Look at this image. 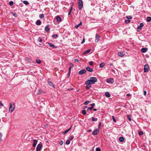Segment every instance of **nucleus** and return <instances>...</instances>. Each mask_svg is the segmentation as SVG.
<instances>
[{"mask_svg": "<svg viewBox=\"0 0 151 151\" xmlns=\"http://www.w3.org/2000/svg\"><path fill=\"white\" fill-rule=\"evenodd\" d=\"M2 134L1 133H0V141H1L2 140Z\"/></svg>", "mask_w": 151, "mask_h": 151, "instance_id": "obj_48", "label": "nucleus"}, {"mask_svg": "<svg viewBox=\"0 0 151 151\" xmlns=\"http://www.w3.org/2000/svg\"><path fill=\"white\" fill-rule=\"evenodd\" d=\"M124 54L123 52H118V55L120 56L121 57H122L124 56Z\"/></svg>", "mask_w": 151, "mask_h": 151, "instance_id": "obj_23", "label": "nucleus"}, {"mask_svg": "<svg viewBox=\"0 0 151 151\" xmlns=\"http://www.w3.org/2000/svg\"><path fill=\"white\" fill-rule=\"evenodd\" d=\"M41 24V22L40 20H37L36 22V24L38 25H40Z\"/></svg>", "mask_w": 151, "mask_h": 151, "instance_id": "obj_24", "label": "nucleus"}, {"mask_svg": "<svg viewBox=\"0 0 151 151\" xmlns=\"http://www.w3.org/2000/svg\"><path fill=\"white\" fill-rule=\"evenodd\" d=\"M73 138V136H70L69 138V139L70 140H72Z\"/></svg>", "mask_w": 151, "mask_h": 151, "instance_id": "obj_57", "label": "nucleus"}, {"mask_svg": "<svg viewBox=\"0 0 151 151\" xmlns=\"http://www.w3.org/2000/svg\"><path fill=\"white\" fill-rule=\"evenodd\" d=\"M82 113L83 115H85L86 114V111L85 110H83L82 111Z\"/></svg>", "mask_w": 151, "mask_h": 151, "instance_id": "obj_34", "label": "nucleus"}, {"mask_svg": "<svg viewBox=\"0 0 151 151\" xmlns=\"http://www.w3.org/2000/svg\"><path fill=\"white\" fill-rule=\"evenodd\" d=\"M147 21L148 22H150L151 21V17H148L147 18Z\"/></svg>", "mask_w": 151, "mask_h": 151, "instance_id": "obj_28", "label": "nucleus"}, {"mask_svg": "<svg viewBox=\"0 0 151 151\" xmlns=\"http://www.w3.org/2000/svg\"><path fill=\"white\" fill-rule=\"evenodd\" d=\"M70 141L69 140V139H67L65 142L66 144L67 145H68L69 144H70Z\"/></svg>", "mask_w": 151, "mask_h": 151, "instance_id": "obj_32", "label": "nucleus"}, {"mask_svg": "<svg viewBox=\"0 0 151 151\" xmlns=\"http://www.w3.org/2000/svg\"><path fill=\"white\" fill-rule=\"evenodd\" d=\"M38 41L40 42H41L42 41V40L40 38V37H39L38 38Z\"/></svg>", "mask_w": 151, "mask_h": 151, "instance_id": "obj_50", "label": "nucleus"}, {"mask_svg": "<svg viewBox=\"0 0 151 151\" xmlns=\"http://www.w3.org/2000/svg\"><path fill=\"white\" fill-rule=\"evenodd\" d=\"M95 38V42H98L99 41L100 39V37L98 34H96Z\"/></svg>", "mask_w": 151, "mask_h": 151, "instance_id": "obj_11", "label": "nucleus"}, {"mask_svg": "<svg viewBox=\"0 0 151 151\" xmlns=\"http://www.w3.org/2000/svg\"><path fill=\"white\" fill-rule=\"evenodd\" d=\"M130 21L129 19H127L125 20V22L126 24H128L130 22Z\"/></svg>", "mask_w": 151, "mask_h": 151, "instance_id": "obj_39", "label": "nucleus"}, {"mask_svg": "<svg viewBox=\"0 0 151 151\" xmlns=\"http://www.w3.org/2000/svg\"><path fill=\"white\" fill-rule=\"evenodd\" d=\"M45 93L41 89H39L37 91V95H39L41 94L42 93Z\"/></svg>", "mask_w": 151, "mask_h": 151, "instance_id": "obj_13", "label": "nucleus"}, {"mask_svg": "<svg viewBox=\"0 0 151 151\" xmlns=\"http://www.w3.org/2000/svg\"><path fill=\"white\" fill-rule=\"evenodd\" d=\"M96 151H101V149L99 147H97L96 149Z\"/></svg>", "mask_w": 151, "mask_h": 151, "instance_id": "obj_49", "label": "nucleus"}, {"mask_svg": "<svg viewBox=\"0 0 151 151\" xmlns=\"http://www.w3.org/2000/svg\"><path fill=\"white\" fill-rule=\"evenodd\" d=\"M144 26V24L143 23H141L137 27V31L140 32L142 29V28Z\"/></svg>", "mask_w": 151, "mask_h": 151, "instance_id": "obj_7", "label": "nucleus"}, {"mask_svg": "<svg viewBox=\"0 0 151 151\" xmlns=\"http://www.w3.org/2000/svg\"><path fill=\"white\" fill-rule=\"evenodd\" d=\"M143 133L142 131H140L139 132L138 134L139 135H142L143 134Z\"/></svg>", "mask_w": 151, "mask_h": 151, "instance_id": "obj_40", "label": "nucleus"}, {"mask_svg": "<svg viewBox=\"0 0 151 151\" xmlns=\"http://www.w3.org/2000/svg\"><path fill=\"white\" fill-rule=\"evenodd\" d=\"M70 67H73V65L72 63H70Z\"/></svg>", "mask_w": 151, "mask_h": 151, "instance_id": "obj_55", "label": "nucleus"}, {"mask_svg": "<svg viewBox=\"0 0 151 151\" xmlns=\"http://www.w3.org/2000/svg\"><path fill=\"white\" fill-rule=\"evenodd\" d=\"M150 69L149 65L147 64H145L144 66V72L146 73L148 72Z\"/></svg>", "mask_w": 151, "mask_h": 151, "instance_id": "obj_3", "label": "nucleus"}, {"mask_svg": "<svg viewBox=\"0 0 151 151\" xmlns=\"http://www.w3.org/2000/svg\"><path fill=\"white\" fill-rule=\"evenodd\" d=\"M88 81H87L85 83V85H87L86 86V89L87 90H88L91 87V84H92L91 83H88V82H87Z\"/></svg>", "mask_w": 151, "mask_h": 151, "instance_id": "obj_6", "label": "nucleus"}, {"mask_svg": "<svg viewBox=\"0 0 151 151\" xmlns=\"http://www.w3.org/2000/svg\"><path fill=\"white\" fill-rule=\"evenodd\" d=\"M106 81L108 83H114V79L112 78H110L107 79L106 80Z\"/></svg>", "mask_w": 151, "mask_h": 151, "instance_id": "obj_9", "label": "nucleus"}, {"mask_svg": "<svg viewBox=\"0 0 151 151\" xmlns=\"http://www.w3.org/2000/svg\"><path fill=\"white\" fill-rule=\"evenodd\" d=\"M0 106H4L3 104L2 103L0 102Z\"/></svg>", "mask_w": 151, "mask_h": 151, "instance_id": "obj_59", "label": "nucleus"}, {"mask_svg": "<svg viewBox=\"0 0 151 151\" xmlns=\"http://www.w3.org/2000/svg\"><path fill=\"white\" fill-rule=\"evenodd\" d=\"M48 83L50 86H52V87L54 88H55V85L53 84L50 81L49 79L48 80Z\"/></svg>", "mask_w": 151, "mask_h": 151, "instance_id": "obj_15", "label": "nucleus"}, {"mask_svg": "<svg viewBox=\"0 0 151 151\" xmlns=\"http://www.w3.org/2000/svg\"><path fill=\"white\" fill-rule=\"evenodd\" d=\"M25 60L28 62H30V59L29 58L27 57L25 58Z\"/></svg>", "mask_w": 151, "mask_h": 151, "instance_id": "obj_35", "label": "nucleus"}, {"mask_svg": "<svg viewBox=\"0 0 151 151\" xmlns=\"http://www.w3.org/2000/svg\"><path fill=\"white\" fill-rule=\"evenodd\" d=\"M75 61L76 62H78L79 60L78 59H76L75 60Z\"/></svg>", "mask_w": 151, "mask_h": 151, "instance_id": "obj_60", "label": "nucleus"}, {"mask_svg": "<svg viewBox=\"0 0 151 151\" xmlns=\"http://www.w3.org/2000/svg\"><path fill=\"white\" fill-rule=\"evenodd\" d=\"M49 25H47L45 27V31L47 32H49V31L50 30V29L49 28Z\"/></svg>", "mask_w": 151, "mask_h": 151, "instance_id": "obj_17", "label": "nucleus"}, {"mask_svg": "<svg viewBox=\"0 0 151 151\" xmlns=\"http://www.w3.org/2000/svg\"><path fill=\"white\" fill-rule=\"evenodd\" d=\"M79 26H80V25L78 24L77 25H76L75 27V28H76L77 29L78 27Z\"/></svg>", "mask_w": 151, "mask_h": 151, "instance_id": "obj_53", "label": "nucleus"}, {"mask_svg": "<svg viewBox=\"0 0 151 151\" xmlns=\"http://www.w3.org/2000/svg\"><path fill=\"white\" fill-rule=\"evenodd\" d=\"M91 120L92 122L96 121L97 120V118L93 117H92Z\"/></svg>", "mask_w": 151, "mask_h": 151, "instance_id": "obj_26", "label": "nucleus"}, {"mask_svg": "<svg viewBox=\"0 0 151 151\" xmlns=\"http://www.w3.org/2000/svg\"><path fill=\"white\" fill-rule=\"evenodd\" d=\"M11 13L15 17H17L18 16L17 15L16 13H15V12L14 13L13 12H11Z\"/></svg>", "mask_w": 151, "mask_h": 151, "instance_id": "obj_29", "label": "nucleus"}, {"mask_svg": "<svg viewBox=\"0 0 151 151\" xmlns=\"http://www.w3.org/2000/svg\"><path fill=\"white\" fill-rule=\"evenodd\" d=\"M95 105V104L94 103L92 104H91V107H92V108L93 109Z\"/></svg>", "mask_w": 151, "mask_h": 151, "instance_id": "obj_46", "label": "nucleus"}, {"mask_svg": "<svg viewBox=\"0 0 151 151\" xmlns=\"http://www.w3.org/2000/svg\"><path fill=\"white\" fill-rule=\"evenodd\" d=\"M89 64L90 65H92L93 64V61H90L89 62Z\"/></svg>", "mask_w": 151, "mask_h": 151, "instance_id": "obj_47", "label": "nucleus"}, {"mask_svg": "<svg viewBox=\"0 0 151 151\" xmlns=\"http://www.w3.org/2000/svg\"><path fill=\"white\" fill-rule=\"evenodd\" d=\"M126 18L128 19H131L132 18V17L131 16H127L126 17Z\"/></svg>", "mask_w": 151, "mask_h": 151, "instance_id": "obj_43", "label": "nucleus"}, {"mask_svg": "<svg viewBox=\"0 0 151 151\" xmlns=\"http://www.w3.org/2000/svg\"><path fill=\"white\" fill-rule=\"evenodd\" d=\"M70 73H69V72H68V76L67 77H69L70 75Z\"/></svg>", "mask_w": 151, "mask_h": 151, "instance_id": "obj_63", "label": "nucleus"}, {"mask_svg": "<svg viewBox=\"0 0 151 151\" xmlns=\"http://www.w3.org/2000/svg\"><path fill=\"white\" fill-rule=\"evenodd\" d=\"M36 62L38 64H40L41 62V61L40 60H36Z\"/></svg>", "mask_w": 151, "mask_h": 151, "instance_id": "obj_33", "label": "nucleus"}, {"mask_svg": "<svg viewBox=\"0 0 151 151\" xmlns=\"http://www.w3.org/2000/svg\"><path fill=\"white\" fill-rule=\"evenodd\" d=\"M78 6L79 10H81L83 6V3L82 0H79L78 2Z\"/></svg>", "mask_w": 151, "mask_h": 151, "instance_id": "obj_4", "label": "nucleus"}, {"mask_svg": "<svg viewBox=\"0 0 151 151\" xmlns=\"http://www.w3.org/2000/svg\"><path fill=\"white\" fill-rule=\"evenodd\" d=\"M72 67H71L70 66L69 68V69H68V72H69V73H70V71H71V68H72Z\"/></svg>", "mask_w": 151, "mask_h": 151, "instance_id": "obj_54", "label": "nucleus"}, {"mask_svg": "<svg viewBox=\"0 0 151 151\" xmlns=\"http://www.w3.org/2000/svg\"><path fill=\"white\" fill-rule=\"evenodd\" d=\"M72 127V125L70 127V128H69L68 129H67L66 130L64 131L63 132V134H66L68 132H69L71 128Z\"/></svg>", "mask_w": 151, "mask_h": 151, "instance_id": "obj_16", "label": "nucleus"}, {"mask_svg": "<svg viewBox=\"0 0 151 151\" xmlns=\"http://www.w3.org/2000/svg\"><path fill=\"white\" fill-rule=\"evenodd\" d=\"M101 124V122H100L99 124V125H98V129H100Z\"/></svg>", "mask_w": 151, "mask_h": 151, "instance_id": "obj_52", "label": "nucleus"}, {"mask_svg": "<svg viewBox=\"0 0 151 151\" xmlns=\"http://www.w3.org/2000/svg\"><path fill=\"white\" fill-rule=\"evenodd\" d=\"M147 50V48L144 47L141 49V51L143 53H145L146 52Z\"/></svg>", "mask_w": 151, "mask_h": 151, "instance_id": "obj_18", "label": "nucleus"}, {"mask_svg": "<svg viewBox=\"0 0 151 151\" xmlns=\"http://www.w3.org/2000/svg\"><path fill=\"white\" fill-rule=\"evenodd\" d=\"M50 46L51 47H52L54 48H57V47L54 45L53 44L51 43L48 42V43Z\"/></svg>", "mask_w": 151, "mask_h": 151, "instance_id": "obj_14", "label": "nucleus"}, {"mask_svg": "<svg viewBox=\"0 0 151 151\" xmlns=\"http://www.w3.org/2000/svg\"><path fill=\"white\" fill-rule=\"evenodd\" d=\"M9 4L10 6H12L13 4V2L12 1H9Z\"/></svg>", "mask_w": 151, "mask_h": 151, "instance_id": "obj_41", "label": "nucleus"}, {"mask_svg": "<svg viewBox=\"0 0 151 151\" xmlns=\"http://www.w3.org/2000/svg\"><path fill=\"white\" fill-rule=\"evenodd\" d=\"M88 83L94 84L97 81V79L96 77H92L90 78V79L87 80Z\"/></svg>", "mask_w": 151, "mask_h": 151, "instance_id": "obj_1", "label": "nucleus"}, {"mask_svg": "<svg viewBox=\"0 0 151 151\" xmlns=\"http://www.w3.org/2000/svg\"><path fill=\"white\" fill-rule=\"evenodd\" d=\"M92 131V130L91 129H89L88 131V132H91Z\"/></svg>", "mask_w": 151, "mask_h": 151, "instance_id": "obj_62", "label": "nucleus"}, {"mask_svg": "<svg viewBox=\"0 0 151 151\" xmlns=\"http://www.w3.org/2000/svg\"><path fill=\"white\" fill-rule=\"evenodd\" d=\"M87 108L88 107L87 106H84V107H83V109H87Z\"/></svg>", "mask_w": 151, "mask_h": 151, "instance_id": "obj_61", "label": "nucleus"}, {"mask_svg": "<svg viewBox=\"0 0 151 151\" xmlns=\"http://www.w3.org/2000/svg\"><path fill=\"white\" fill-rule=\"evenodd\" d=\"M44 14H42L40 15L39 17L40 19L43 18L44 17Z\"/></svg>", "mask_w": 151, "mask_h": 151, "instance_id": "obj_31", "label": "nucleus"}, {"mask_svg": "<svg viewBox=\"0 0 151 151\" xmlns=\"http://www.w3.org/2000/svg\"><path fill=\"white\" fill-rule=\"evenodd\" d=\"M146 94H147V92L146 91H144V94L145 95H146Z\"/></svg>", "mask_w": 151, "mask_h": 151, "instance_id": "obj_58", "label": "nucleus"}, {"mask_svg": "<svg viewBox=\"0 0 151 151\" xmlns=\"http://www.w3.org/2000/svg\"><path fill=\"white\" fill-rule=\"evenodd\" d=\"M90 102V101H86L84 102V104L85 105H87Z\"/></svg>", "mask_w": 151, "mask_h": 151, "instance_id": "obj_30", "label": "nucleus"}, {"mask_svg": "<svg viewBox=\"0 0 151 151\" xmlns=\"http://www.w3.org/2000/svg\"><path fill=\"white\" fill-rule=\"evenodd\" d=\"M73 10V5H72L71 6V8H70V9L69 10V12H71L72 10Z\"/></svg>", "mask_w": 151, "mask_h": 151, "instance_id": "obj_51", "label": "nucleus"}, {"mask_svg": "<svg viewBox=\"0 0 151 151\" xmlns=\"http://www.w3.org/2000/svg\"><path fill=\"white\" fill-rule=\"evenodd\" d=\"M86 69L87 70L90 72H92L93 71V69L89 67H87Z\"/></svg>", "mask_w": 151, "mask_h": 151, "instance_id": "obj_19", "label": "nucleus"}, {"mask_svg": "<svg viewBox=\"0 0 151 151\" xmlns=\"http://www.w3.org/2000/svg\"><path fill=\"white\" fill-rule=\"evenodd\" d=\"M91 49H88L87 50H86V51H85V52H84L83 53V54L84 55H86V54L87 53H89L90 51H91Z\"/></svg>", "mask_w": 151, "mask_h": 151, "instance_id": "obj_22", "label": "nucleus"}, {"mask_svg": "<svg viewBox=\"0 0 151 151\" xmlns=\"http://www.w3.org/2000/svg\"><path fill=\"white\" fill-rule=\"evenodd\" d=\"M42 148V145L41 143L38 145L36 151H41Z\"/></svg>", "mask_w": 151, "mask_h": 151, "instance_id": "obj_5", "label": "nucleus"}, {"mask_svg": "<svg viewBox=\"0 0 151 151\" xmlns=\"http://www.w3.org/2000/svg\"><path fill=\"white\" fill-rule=\"evenodd\" d=\"M85 39H83L82 40V41L81 42V44H83L84 43V42H85Z\"/></svg>", "mask_w": 151, "mask_h": 151, "instance_id": "obj_56", "label": "nucleus"}, {"mask_svg": "<svg viewBox=\"0 0 151 151\" xmlns=\"http://www.w3.org/2000/svg\"><path fill=\"white\" fill-rule=\"evenodd\" d=\"M119 140L121 142H123L124 141V138L123 137H120L119 138Z\"/></svg>", "mask_w": 151, "mask_h": 151, "instance_id": "obj_25", "label": "nucleus"}, {"mask_svg": "<svg viewBox=\"0 0 151 151\" xmlns=\"http://www.w3.org/2000/svg\"><path fill=\"white\" fill-rule=\"evenodd\" d=\"M112 119H113V120L114 121V122H116V120L115 119L114 116H112Z\"/></svg>", "mask_w": 151, "mask_h": 151, "instance_id": "obj_37", "label": "nucleus"}, {"mask_svg": "<svg viewBox=\"0 0 151 151\" xmlns=\"http://www.w3.org/2000/svg\"><path fill=\"white\" fill-rule=\"evenodd\" d=\"M99 130L98 129H95L92 133V134L93 135H96L98 134L99 133Z\"/></svg>", "mask_w": 151, "mask_h": 151, "instance_id": "obj_8", "label": "nucleus"}, {"mask_svg": "<svg viewBox=\"0 0 151 151\" xmlns=\"http://www.w3.org/2000/svg\"><path fill=\"white\" fill-rule=\"evenodd\" d=\"M63 141H61L59 143V145H63Z\"/></svg>", "mask_w": 151, "mask_h": 151, "instance_id": "obj_45", "label": "nucleus"}, {"mask_svg": "<svg viewBox=\"0 0 151 151\" xmlns=\"http://www.w3.org/2000/svg\"><path fill=\"white\" fill-rule=\"evenodd\" d=\"M127 118L129 121H131L132 119L128 115H127Z\"/></svg>", "mask_w": 151, "mask_h": 151, "instance_id": "obj_44", "label": "nucleus"}, {"mask_svg": "<svg viewBox=\"0 0 151 151\" xmlns=\"http://www.w3.org/2000/svg\"><path fill=\"white\" fill-rule=\"evenodd\" d=\"M58 36V35L57 34H55L52 35V37L54 38H56Z\"/></svg>", "mask_w": 151, "mask_h": 151, "instance_id": "obj_42", "label": "nucleus"}, {"mask_svg": "<svg viewBox=\"0 0 151 151\" xmlns=\"http://www.w3.org/2000/svg\"><path fill=\"white\" fill-rule=\"evenodd\" d=\"M56 19L58 22H60L62 21L60 17L59 16H58L56 17Z\"/></svg>", "mask_w": 151, "mask_h": 151, "instance_id": "obj_20", "label": "nucleus"}, {"mask_svg": "<svg viewBox=\"0 0 151 151\" xmlns=\"http://www.w3.org/2000/svg\"><path fill=\"white\" fill-rule=\"evenodd\" d=\"M86 72V70L83 69L80 70L78 72V74L80 75H82L85 73Z\"/></svg>", "mask_w": 151, "mask_h": 151, "instance_id": "obj_10", "label": "nucleus"}, {"mask_svg": "<svg viewBox=\"0 0 151 151\" xmlns=\"http://www.w3.org/2000/svg\"><path fill=\"white\" fill-rule=\"evenodd\" d=\"M10 107L9 108V111L10 112H12L14 110L15 106L14 103H11L10 104Z\"/></svg>", "mask_w": 151, "mask_h": 151, "instance_id": "obj_2", "label": "nucleus"}, {"mask_svg": "<svg viewBox=\"0 0 151 151\" xmlns=\"http://www.w3.org/2000/svg\"><path fill=\"white\" fill-rule=\"evenodd\" d=\"M93 109L92 107H88L87 109V110L88 111H90L92 109Z\"/></svg>", "mask_w": 151, "mask_h": 151, "instance_id": "obj_38", "label": "nucleus"}, {"mask_svg": "<svg viewBox=\"0 0 151 151\" xmlns=\"http://www.w3.org/2000/svg\"><path fill=\"white\" fill-rule=\"evenodd\" d=\"M131 95L130 94L128 93L127 94V96H130Z\"/></svg>", "mask_w": 151, "mask_h": 151, "instance_id": "obj_64", "label": "nucleus"}, {"mask_svg": "<svg viewBox=\"0 0 151 151\" xmlns=\"http://www.w3.org/2000/svg\"><path fill=\"white\" fill-rule=\"evenodd\" d=\"M33 144L32 145L33 147H35L36 146L37 143V141L36 139H34L33 140Z\"/></svg>", "mask_w": 151, "mask_h": 151, "instance_id": "obj_12", "label": "nucleus"}, {"mask_svg": "<svg viewBox=\"0 0 151 151\" xmlns=\"http://www.w3.org/2000/svg\"><path fill=\"white\" fill-rule=\"evenodd\" d=\"M105 96L108 98H109L111 96V95L109 92H106L105 93Z\"/></svg>", "mask_w": 151, "mask_h": 151, "instance_id": "obj_21", "label": "nucleus"}, {"mask_svg": "<svg viewBox=\"0 0 151 151\" xmlns=\"http://www.w3.org/2000/svg\"><path fill=\"white\" fill-rule=\"evenodd\" d=\"M105 65V64L104 63H101L99 65V67L100 68H103V67Z\"/></svg>", "mask_w": 151, "mask_h": 151, "instance_id": "obj_27", "label": "nucleus"}, {"mask_svg": "<svg viewBox=\"0 0 151 151\" xmlns=\"http://www.w3.org/2000/svg\"><path fill=\"white\" fill-rule=\"evenodd\" d=\"M23 3L26 5H28L29 4V2L28 1H23Z\"/></svg>", "mask_w": 151, "mask_h": 151, "instance_id": "obj_36", "label": "nucleus"}]
</instances>
